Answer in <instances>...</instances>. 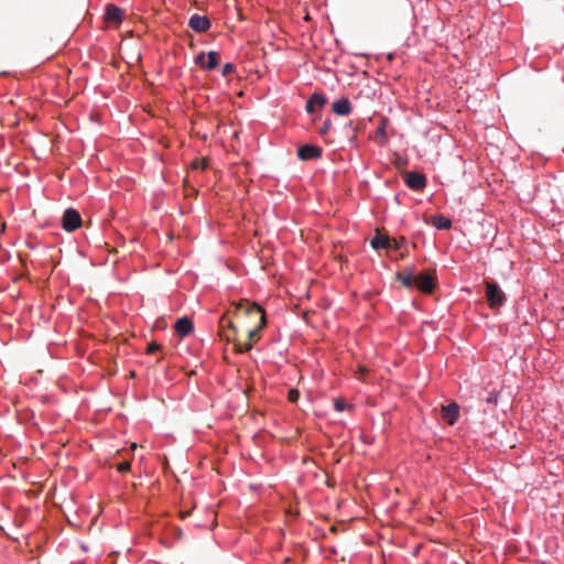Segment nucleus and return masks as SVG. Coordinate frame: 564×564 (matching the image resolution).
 Returning <instances> with one entry per match:
<instances>
[{"mask_svg": "<svg viewBox=\"0 0 564 564\" xmlns=\"http://www.w3.org/2000/svg\"><path fill=\"white\" fill-rule=\"evenodd\" d=\"M442 417L449 424L454 425L459 417V406L453 402L448 405H442L441 408Z\"/></svg>", "mask_w": 564, "mask_h": 564, "instance_id": "obj_13", "label": "nucleus"}, {"mask_svg": "<svg viewBox=\"0 0 564 564\" xmlns=\"http://www.w3.org/2000/svg\"><path fill=\"white\" fill-rule=\"evenodd\" d=\"M330 128H332V120H330V118H326L323 121L322 126L319 127L318 133L321 135H326L329 132Z\"/></svg>", "mask_w": 564, "mask_h": 564, "instance_id": "obj_19", "label": "nucleus"}, {"mask_svg": "<svg viewBox=\"0 0 564 564\" xmlns=\"http://www.w3.org/2000/svg\"><path fill=\"white\" fill-rule=\"evenodd\" d=\"M161 346L156 343H150L147 347V354H153L158 350H160Z\"/></svg>", "mask_w": 564, "mask_h": 564, "instance_id": "obj_26", "label": "nucleus"}, {"mask_svg": "<svg viewBox=\"0 0 564 564\" xmlns=\"http://www.w3.org/2000/svg\"><path fill=\"white\" fill-rule=\"evenodd\" d=\"M188 26L197 33H205L210 29L212 22L207 15L194 13L188 20Z\"/></svg>", "mask_w": 564, "mask_h": 564, "instance_id": "obj_8", "label": "nucleus"}, {"mask_svg": "<svg viewBox=\"0 0 564 564\" xmlns=\"http://www.w3.org/2000/svg\"><path fill=\"white\" fill-rule=\"evenodd\" d=\"M300 398V392L296 389H291L288 393V399L290 402L295 403Z\"/></svg>", "mask_w": 564, "mask_h": 564, "instance_id": "obj_22", "label": "nucleus"}, {"mask_svg": "<svg viewBox=\"0 0 564 564\" xmlns=\"http://www.w3.org/2000/svg\"><path fill=\"white\" fill-rule=\"evenodd\" d=\"M194 63L200 68L213 70L219 65V53L216 51L199 52L194 57Z\"/></svg>", "mask_w": 564, "mask_h": 564, "instance_id": "obj_6", "label": "nucleus"}, {"mask_svg": "<svg viewBox=\"0 0 564 564\" xmlns=\"http://www.w3.org/2000/svg\"><path fill=\"white\" fill-rule=\"evenodd\" d=\"M224 319H220L223 322ZM227 326L232 330L234 335L225 334L227 340L237 341L239 351H247L252 347L259 338V330L267 325V319H260V324L256 328H247L240 332L231 319H225Z\"/></svg>", "mask_w": 564, "mask_h": 564, "instance_id": "obj_1", "label": "nucleus"}, {"mask_svg": "<svg viewBox=\"0 0 564 564\" xmlns=\"http://www.w3.org/2000/svg\"><path fill=\"white\" fill-rule=\"evenodd\" d=\"M323 155V149L319 145L305 143L297 148V158L301 161L318 160Z\"/></svg>", "mask_w": 564, "mask_h": 564, "instance_id": "obj_7", "label": "nucleus"}, {"mask_svg": "<svg viewBox=\"0 0 564 564\" xmlns=\"http://www.w3.org/2000/svg\"><path fill=\"white\" fill-rule=\"evenodd\" d=\"M192 167L194 170H205L207 167V162L204 159L203 160H195L192 163Z\"/></svg>", "mask_w": 564, "mask_h": 564, "instance_id": "obj_21", "label": "nucleus"}, {"mask_svg": "<svg viewBox=\"0 0 564 564\" xmlns=\"http://www.w3.org/2000/svg\"><path fill=\"white\" fill-rule=\"evenodd\" d=\"M405 186L416 193L423 192L427 186V178L424 173L419 171H408L403 174Z\"/></svg>", "mask_w": 564, "mask_h": 564, "instance_id": "obj_4", "label": "nucleus"}, {"mask_svg": "<svg viewBox=\"0 0 564 564\" xmlns=\"http://www.w3.org/2000/svg\"><path fill=\"white\" fill-rule=\"evenodd\" d=\"M485 299L488 306L498 313V311L506 305L507 294L501 289L498 282L490 280L485 283Z\"/></svg>", "mask_w": 564, "mask_h": 564, "instance_id": "obj_2", "label": "nucleus"}, {"mask_svg": "<svg viewBox=\"0 0 564 564\" xmlns=\"http://www.w3.org/2000/svg\"><path fill=\"white\" fill-rule=\"evenodd\" d=\"M194 329L192 319H176L174 324V330L180 337L189 335Z\"/></svg>", "mask_w": 564, "mask_h": 564, "instance_id": "obj_15", "label": "nucleus"}, {"mask_svg": "<svg viewBox=\"0 0 564 564\" xmlns=\"http://www.w3.org/2000/svg\"><path fill=\"white\" fill-rule=\"evenodd\" d=\"M395 279L408 290H414L415 289V276H411L409 274H405L403 272L398 271L395 273Z\"/></svg>", "mask_w": 564, "mask_h": 564, "instance_id": "obj_18", "label": "nucleus"}, {"mask_svg": "<svg viewBox=\"0 0 564 564\" xmlns=\"http://www.w3.org/2000/svg\"><path fill=\"white\" fill-rule=\"evenodd\" d=\"M415 289L422 293H432L437 284L435 270H424L415 275Z\"/></svg>", "mask_w": 564, "mask_h": 564, "instance_id": "obj_3", "label": "nucleus"}, {"mask_svg": "<svg viewBox=\"0 0 564 564\" xmlns=\"http://www.w3.org/2000/svg\"><path fill=\"white\" fill-rule=\"evenodd\" d=\"M105 20L108 23L120 24L123 20V10L113 3H108L105 8Z\"/></svg>", "mask_w": 564, "mask_h": 564, "instance_id": "obj_10", "label": "nucleus"}, {"mask_svg": "<svg viewBox=\"0 0 564 564\" xmlns=\"http://www.w3.org/2000/svg\"><path fill=\"white\" fill-rule=\"evenodd\" d=\"M235 70H236V65L234 63H231V62H228V63L224 64V66L221 68V75L224 77H227L228 75H230Z\"/></svg>", "mask_w": 564, "mask_h": 564, "instance_id": "obj_20", "label": "nucleus"}, {"mask_svg": "<svg viewBox=\"0 0 564 564\" xmlns=\"http://www.w3.org/2000/svg\"><path fill=\"white\" fill-rule=\"evenodd\" d=\"M130 468H131V464H130V462H128V460H124V462L120 463V464L117 466V470H118L119 473H126V471L130 470Z\"/></svg>", "mask_w": 564, "mask_h": 564, "instance_id": "obj_25", "label": "nucleus"}, {"mask_svg": "<svg viewBox=\"0 0 564 564\" xmlns=\"http://www.w3.org/2000/svg\"><path fill=\"white\" fill-rule=\"evenodd\" d=\"M327 104L326 95L322 91L313 93L306 101L305 110L307 113H314L316 108H323Z\"/></svg>", "mask_w": 564, "mask_h": 564, "instance_id": "obj_9", "label": "nucleus"}, {"mask_svg": "<svg viewBox=\"0 0 564 564\" xmlns=\"http://www.w3.org/2000/svg\"><path fill=\"white\" fill-rule=\"evenodd\" d=\"M332 110L337 116H349L352 112V105L347 97H340L332 104Z\"/></svg>", "mask_w": 564, "mask_h": 564, "instance_id": "obj_11", "label": "nucleus"}, {"mask_svg": "<svg viewBox=\"0 0 564 564\" xmlns=\"http://www.w3.org/2000/svg\"><path fill=\"white\" fill-rule=\"evenodd\" d=\"M240 314H260L261 317H265V312L262 308V306L256 304V303H249L246 302L243 305L240 306Z\"/></svg>", "mask_w": 564, "mask_h": 564, "instance_id": "obj_17", "label": "nucleus"}, {"mask_svg": "<svg viewBox=\"0 0 564 564\" xmlns=\"http://www.w3.org/2000/svg\"><path fill=\"white\" fill-rule=\"evenodd\" d=\"M391 245V239L387 235H381L377 229L375 237L370 240V246L375 250L387 249Z\"/></svg>", "mask_w": 564, "mask_h": 564, "instance_id": "obj_14", "label": "nucleus"}, {"mask_svg": "<svg viewBox=\"0 0 564 564\" xmlns=\"http://www.w3.org/2000/svg\"><path fill=\"white\" fill-rule=\"evenodd\" d=\"M388 124H389V119L387 117H381L379 120V123L377 126V129L375 131L373 139L380 147H383L389 142V138L387 134Z\"/></svg>", "mask_w": 564, "mask_h": 564, "instance_id": "obj_12", "label": "nucleus"}, {"mask_svg": "<svg viewBox=\"0 0 564 564\" xmlns=\"http://www.w3.org/2000/svg\"><path fill=\"white\" fill-rule=\"evenodd\" d=\"M432 225L437 229V230H448L452 228L453 224H452V220L444 216V215H436L432 218Z\"/></svg>", "mask_w": 564, "mask_h": 564, "instance_id": "obj_16", "label": "nucleus"}, {"mask_svg": "<svg viewBox=\"0 0 564 564\" xmlns=\"http://www.w3.org/2000/svg\"><path fill=\"white\" fill-rule=\"evenodd\" d=\"M345 128H346V129H350V130H352V131H356V128H355V126H354V122H352V121H349L348 123H346Z\"/></svg>", "mask_w": 564, "mask_h": 564, "instance_id": "obj_29", "label": "nucleus"}, {"mask_svg": "<svg viewBox=\"0 0 564 564\" xmlns=\"http://www.w3.org/2000/svg\"><path fill=\"white\" fill-rule=\"evenodd\" d=\"M358 373H359V378L364 379V377L368 373V369L364 366H359Z\"/></svg>", "mask_w": 564, "mask_h": 564, "instance_id": "obj_27", "label": "nucleus"}, {"mask_svg": "<svg viewBox=\"0 0 564 564\" xmlns=\"http://www.w3.org/2000/svg\"><path fill=\"white\" fill-rule=\"evenodd\" d=\"M406 243V239L404 237H401L400 239H395L393 240V249L394 250H400L402 249Z\"/></svg>", "mask_w": 564, "mask_h": 564, "instance_id": "obj_24", "label": "nucleus"}, {"mask_svg": "<svg viewBox=\"0 0 564 564\" xmlns=\"http://www.w3.org/2000/svg\"><path fill=\"white\" fill-rule=\"evenodd\" d=\"M335 409H336L337 411H343V410L345 409V403H344V401H341V400H336V401H335Z\"/></svg>", "mask_w": 564, "mask_h": 564, "instance_id": "obj_28", "label": "nucleus"}, {"mask_svg": "<svg viewBox=\"0 0 564 564\" xmlns=\"http://www.w3.org/2000/svg\"><path fill=\"white\" fill-rule=\"evenodd\" d=\"M415 270H416L415 264H410V265L404 267L402 270H400V272H403V273L409 274L411 276H415L417 274L415 272Z\"/></svg>", "mask_w": 564, "mask_h": 564, "instance_id": "obj_23", "label": "nucleus"}, {"mask_svg": "<svg viewBox=\"0 0 564 564\" xmlns=\"http://www.w3.org/2000/svg\"><path fill=\"white\" fill-rule=\"evenodd\" d=\"M82 216L79 212L73 207L64 210L62 216V228L67 232H73L82 226Z\"/></svg>", "mask_w": 564, "mask_h": 564, "instance_id": "obj_5", "label": "nucleus"}]
</instances>
